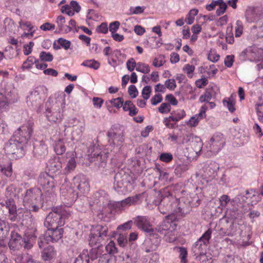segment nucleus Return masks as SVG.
Listing matches in <instances>:
<instances>
[{
	"instance_id": "obj_1",
	"label": "nucleus",
	"mask_w": 263,
	"mask_h": 263,
	"mask_svg": "<svg viewBox=\"0 0 263 263\" xmlns=\"http://www.w3.org/2000/svg\"><path fill=\"white\" fill-rule=\"evenodd\" d=\"M42 195L39 188L35 187L27 190L23 199L24 208H21L17 211L14 201L12 199H8L0 204L8 210L9 217L11 221H15L17 217L20 220H24L30 218V211L37 212L42 206Z\"/></svg>"
},
{
	"instance_id": "obj_2",
	"label": "nucleus",
	"mask_w": 263,
	"mask_h": 263,
	"mask_svg": "<svg viewBox=\"0 0 263 263\" xmlns=\"http://www.w3.org/2000/svg\"><path fill=\"white\" fill-rule=\"evenodd\" d=\"M32 133L31 123H27L21 126L13 134L11 138L5 144L6 154L10 159H18L25 155V148L28 144Z\"/></svg>"
},
{
	"instance_id": "obj_3",
	"label": "nucleus",
	"mask_w": 263,
	"mask_h": 263,
	"mask_svg": "<svg viewBox=\"0 0 263 263\" xmlns=\"http://www.w3.org/2000/svg\"><path fill=\"white\" fill-rule=\"evenodd\" d=\"M108 144L106 148L99 154H93V157L90 158V162H95L97 164L100 162L102 166L105 162L108 154H120L123 150L124 143V135L122 130L115 127L111 128L107 133Z\"/></svg>"
},
{
	"instance_id": "obj_4",
	"label": "nucleus",
	"mask_w": 263,
	"mask_h": 263,
	"mask_svg": "<svg viewBox=\"0 0 263 263\" xmlns=\"http://www.w3.org/2000/svg\"><path fill=\"white\" fill-rule=\"evenodd\" d=\"M89 186L88 180L85 176L78 175L72 179V185L69 186V183H63L61 188L60 192L63 198V203L67 206H70L81 196L88 192Z\"/></svg>"
},
{
	"instance_id": "obj_5",
	"label": "nucleus",
	"mask_w": 263,
	"mask_h": 263,
	"mask_svg": "<svg viewBox=\"0 0 263 263\" xmlns=\"http://www.w3.org/2000/svg\"><path fill=\"white\" fill-rule=\"evenodd\" d=\"M140 197V195H137L128 197L121 201H112L106 199L105 202L104 198L101 197L100 200L103 202L105 211L102 210L103 213L99 215V217L103 221L109 222L114 218L112 214L113 211L119 212L125 210L127 207L136 204L139 200Z\"/></svg>"
},
{
	"instance_id": "obj_6",
	"label": "nucleus",
	"mask_w": 263,
	"mask_h": 263,
	"mask_svg": "<svg viewBox=\"0 0 263 263\" xmlns=\"http://www.w3.org/2000/svg\"><path fill=\"white\" fill-rule=\"evenodd\" d=\"M68 207L64 204V205L54 208L47 216L44 226L48 229L58 228L63 226L65 220L71 216Z\"/></svg>"
},
{
	"instance_id": "obj_7",
	"label": "nucleus",
	"mask_w": 263,
	"mask_h": 263,
	"mask_svg": "<svg viewBox=\"0 0 263 263\" xmlns=\"http://www.w3.org/2000/svg\"><path fill=\"white\" fill-rule=\"evenodd\" d=\"M241 196H237L231 199L228 195H223L219 198V206L222 210H226V216L229 219L241 218L243 213L238 209V202H241Z\"/></svg>"
},
{
	"instance_id": "obj_8",
	"label": "nucleus",
	"mask_w": 263,
	"mask_h": 263,
	"mask_svg": "<svg viewBox=\"0 0 263 263\" xmlns=\"http://www.w3.org/2000/svg\"><path fill=\"white\" fill-rule=\"evenodd\" d=\"M176 219L174 215L168 216L156 229V231L164 236L165 240L168 242H173L177 238Z\"/></svg>"
},
{
	"instance_id": "obj_9",
	"label": "nucleus",
	"mask_w": 263,
	"mask_h": 263,
	"mask_svg": "<svg viewBox=\"0 0 263 263\" xmlns=\"http://www.w3.org/2000/svg\"><path fill=\"white\" fill-rule=\"evenodd\" d=\"M239 59L241 61L260 62L257 65L259 69L263 68V46L254 45L245 49L239 54Z\"/></svg>"
},
{
	"instance_id": "obj_10",
	"label": "nucleus",
	"mask_w": 263,
	"mask_h": 263,
	"mask_svg": "<svg viewBox=\"0 0 263 263\" xmlns=\"http://www.w3.org/2000/svg\"><path fill=\"white\" fill-rule=\"evenodd\" d=\"M34 240L35 238L32 236H25L22 238L17 232L12 231L8 245L10 249L14 251L19 250L22 247L29 250L32 247Z\"/></svg>"
},
{
	"instance_id": "obj_11",
	"label": "nucleus",
	"mask_w": 263,
	"mask_h": 263,
	"mask_svg": "<svg viewBox=\"0 0 263 263\" xmlns=\"http://www.w3.org/2000/svg\"><path fill=\"white\" fill-rule=\"evenodd\" d=\"M46 90L44 86H39L31 91L26 98L28 106L38 111L44 103Z\"/></svg>"
},
{
	"instance_id": "obj_12",
	"label": "nucleus",
	"mask_w": 263,
	"mask_h": 263,
	"mask_svg": "<svg viewBox=\"0 0 263 263\" xmlns=\"http://www.w3.org/2000/svg\"><path fill=\"white\" fill-rule=\"evenodd\" d=\"M38 183L42 187L46 200H51L55 196L54 179L46 172L42 173L38 179Z\"/></svg>"
},
{
	"instance_id": "obj_13",
	"label": "nucleus",
	"mask_w": 263,
	"mask_h": 263,
	"mask_svg": "<svg viewBox=\"0 0 263 263\" xmlns=\"http://www.w3.org/2000/svg\"><path fill=\"white\" fill-rule=\"evenodd\" d=\"M63 230L62 228L48 229L45 234L40 237L38 242L40 248H44L46 243L55 242L62 237Z\"/></svg>"
},
{
	"instance_id": "obj_14",
	"label": "nucleus",
	"mask_w": 263,
	"mask_h": 263,
	"mask_svg": "<svg viewBox=\"0 0 263 263\" xmlns=\"http://www.w3.org/2000/svg\"><path fill=\"white\" fill-rule=\"evenodd\" d=\"M225 143V139L222 134H215L206 146L208 155L211 156L217 154L223 148Z\"/></svg>"
},
{
	"instance_id": "obj_15",
	"label": "nucleus",
	"mask_w": 263,
	"mask_h": 263,
	"mask_svg": "<svg viewBox=\"0 0 263 263\" xmlns=\"http://www.w3.org/2000/svg\"><path fill=\"white\" fill-rule=\"evenodd\" d=\"M108 229L106 226L97 225L91 231L89 236V245L91 246H100V244L107 237Z\"/></svg>"
},
{
	"instance_id": "obj_16",
	"label": "nucleus",
	"mask_w": 263,
	"mask_h": 263,
	"mask_svg": "<svg viewBox=\"0 0 263 263\" xmlns=\"http://www.w3.org/2000/svg\"><path fill=\"white\" fill-rule=\"evenodd\" d=\"M135 222L138 228L144 231L147 235L150 236L149 238L145 240V245L148 246L153 238H157V235L154 233V231L152 227L149 220L146 217L137 216L135 220Z\"/></svg>"
},
{
	"instance_id": "obj_17",
	"label": "nucleus",
	"mask_w": 263,
	"mask_h": 263,
	"mask_svg": "<svg viewBox=\"0 0 263 263\" xmlns=\"http://www.w3.org/2000/svg\"><path fill=\"white\" fill-rule=\"evenodd\" d=\"M212 233V230L209 229L193 245L192 249L194 255H199V254L204 253L206 252Z\"/></svg>"
},
{
	"instance_id": "obj_18",
	"label": "nucleus",
	"mask_w": 263,
	"mask_h": 263,
	"mask_svg": "<svg viewBox=\"0 0 263 263\" xmlns=\"http://www.w3.org/2000/svg\"><path fill=\"white\" fill-rule=\"evenodd\" d=\"M136 258L129 254L123 253L118 256L105 254L100 258L99 263H136Z\"/></svg>"
},
{
	"instance_id": "obj_19",
	"label": "nucleus",
	"mask_w": 263,
	"mask_h": 263,
	"mask_svg": "<svg viewBox=\"0 0 263 263\" xmlns=\"http://www.w3.org/2000/svg\"><path fill=\"white\" fill-rule=\"evenodd\" d=\"M133 185L128 181L121 178L120 174H116L114 183V190L120 194H126L133 189Z\"/></svg>"
},
{
	"instance_id": "obj_20",
	"label": "nucleus",
	"mask_w": 263,
	"mask_h": 263,
	"mask_svg": "<svg viewBox=\"0 0 263 263\" xmlns=\"http://www.w3.org/2000/svg\"><path fill=\"white\" fill-rule=\"evenodd\" d=\"M263 17V8L259 6H248L245 12V18L249 23H255Z\"/></svg>"
},
{
	"instance_id": "obj_21",
	"label": "nucleus",
	"mask_w": 263,
	"mask_h": 263,
	"mask_svg": "<svg viewBox=\"0 0 263 263\" xmlns=\"http://www.w3.org/2000/svg\"><path fill=\"white\" fill-rule=\"evenodd\" d=\"M61 107L60 108L59 104H57L52 110L47 109L46 114L48 120L50 122H57L61 120L63 117V108L64 106L61 104Z\"/></svg>"
},
{
	"instance_id": "obj_22",
	"label": "nucleus",
	"mask_w": 263,
	"mask_h": 263,
	"mask_svg": "<svg viewBox=\"0 0 263 263\" xmlns=\"http://www.w3.org/2000/svg\"><path fill=\"white\" fill-rule=\"evenodd\" d=\"M238 196H241L240 197L241 202H246L247 200H248L252 205L256 204L260 201L261 198L259 193L253 189L246 191L245 195L240 194Z\"/></svg>"
},
{
	"instance_id": "obj_23",
	"label": "nucleus",
	"mask_w": 263,
	"mask_h": 263,
	"mask_svg": "<svg viewBox=\"0 0 263 263\" xmlns=\"http://www.w3.org/2000/svg\"><path fill=\"white\" fill-rule=\"evenodd\" d=\"M19 27L20 28L24 30H27L29 32H24L22 35L21 37L22 38H28V39H31L34 34V32L37 29V28L32 25V24L28 21H24L21 20L19 22Z\"/></svg>"
},
{
	"instance_id": "obj_24",
	"label": "nucleus",
	"mask_w": 263,
	"mask_h": 263,
	"mask_svg": "<svg viewBox=\"0 0 263 263\" xmlns=\"http://www.w3.org/2000/svg\"><path fill=\"white\" fill-rule=\"evenodd\" d=\"M170 199L169 197L163 198L158 207L159 211L162 214H168V215L165 216V219L167 217L171 215H174L177 218L176 215L173 213V209L171 206V203L170 202Z\"/></svg>"
},
{
	"instance_id": "obj_25",
	"label": "nucleus",
	"mask_w": 263,
	"mask_h": 263,
	"mask_svg": "<svg viewBox=\"0 0 263 263\" xmlns=\"http://www.w3.org/2000/svg\"><path fill=\"white\" fill-rule=\"evenodd\" d=\"M219 168V166L218 164L215 162H210L204 167L203 176L206 179H212L214 178L217 175Z\"/></svg>"
},
{
	"instance_id": "obj_26",
	"label": "nucleus",
	"mask_w": 263,
	"mask_h": 263,
	"mask_svg": "<svg viewBox=\"0 0 263 263\" xmlns=\"http://www.w3.org/2000/svg\"><path fill=\"white\" fill-rule=\"evenodd\" d=\"M67 160L64 168V173H68L74 170L76 166V161L73 153H67Z\"/></svg>"
},
{
	"instance_id": "obj_27",
	"label": "nucleus",
	"mask_w": 263,
	"mask_h": 263,
	"mask_svg": "<svg viewBox=\"0 0 263 263\" xmlns=\"http://www.w3.org/2000/svg\"><path fill=\"white\" fill-rule=\"evenodd\" d=\"M47 145L40 142L34 146L33 152L36 157L42 158L47 154Z\"/></svg>"
},
{
	"instance_id": "obj_28",
	"label": "nucleus",
	"mask_w": 263,
	"mask_h": 263,
	"mask_svg": "<svg viewBox=\"0 0 263 263\" xmlns=\"http://www.w3.org/2000/svg\"><path fill=\"white\" fill-rule=\"evenodd\" d=\"M103 247L101 246H98L96 248H92L89 252H88V263H89V259H90L91 260H93L99 258V261H100V258L103 256L104 255L102 254L103 252ZM99 263V261H98Z\"/></svg>"
},
{
	"instance_id": "obj_29",
	"label": "nucleus",
	"mask_w": 263,
	"mask_h": 263,
	"mask_svg": "<svg viewBox=\"0 0 263 263\" xmlns=\"http://www.w3.org/2000/svg\"><path fill=\"white\" fill-rule=\"evenodd\" d=\"M53 46L55 50L60 49L61 48H64L65 50H68L70 47L71 42L68 40L61 37L54 41Z\"/></svg>"
},
{
	"instance_id": "obj_30",
	"label": "nucleus",
	"mask_w": 263,
	"mask_h": 263,
	"mask_svg": "<svg viewBox=\"0 0 263 263\" xmlns=\"http://www.w3.org/2000/svg\"><path fill=\"white\" fill-rule=\"evenodd\" d=\"M122 108L124 111H128L130 116H134L138 112V108L130 100L124 102Z\"/></svg>"
},
{
	"instance_id": "obj_31",
	"label": "nucleus",
	"mask_w": 263,
	"mask_h": 263,
	"mask_svg": "<svg viewBox=\"0 0 263 263\" xmlns=\"http://www.w3.org/2000/svg\"><path fill=\"white\" fill-rule=\"evenodd\" d=\"M106 195V194L104 193V192H103V191H100V192H99L98 193H97L96 194H95V197L96 198H98V199L95 202H93V203H95V202H96V204H99V206H100V210H99L100 212L98 214V216L99 218L100 219L102 220H103L101 218H100L99 215H100L101 213H103L102 212V210H104V211H105V208H104V206H103V201H100V199L101 198V197H103L104 198V201L105 202L106 201V199L109 200L107 196H103V195Z\"/></svg>"
},
{
	"instance_id": "obj_32",
	"label": "nucleus",
	"mask_w": 263,
	"mask_h": 263,
	"mask_svg": "<svg viewBox=\"0 0 263 263\" xmlns=\"http://www.w3.org/2000/svg\"><path fill=\"white\" fill-rule=\"evenodd\" d=\"M42 258L44 260H49L56 256V252L52 246H48L42 251Z\"/></svg>"
},
{
	"instance_id": "obj_33",
	"label": "nucleus",
	"mask_w": 263,
	"mask_h": 263,
	"mask_svg": "<svg viewBox=\"0 0 263 263\" xmlns=\"http://www.w3.org/2000/svg\"><path fill=\"white\" fill-rule=\"evenodd\" d=\"M9 231L8 223L0 219V240H3L7 237Z\"/></svg>"
},
{
	"instance_id": "obj_34",
	"label": "nucleus",
	"mask_w": 263,
	"mask_h": 263,
	"mask_svg": "<svg viewBox=\"0 0 263 263\" xmlns=\"http://www.w3.org/2000/svg\"><path fill=\"white\" fill-rule=\"evenodd\" d=\"M101 15L95 10L89 9L86 15V22L90 24V21H98L101 18Z\"/></svg>"
},
{
	"instance_id": "obj_35",
	"label": "nucleus",
	"mask_w": 263,
	"mask_h": 263,
	"mask_svg": "<svg viewBox=\"0 0 263 263\" xmlns=\"http://www.w3.org/2000/svg\"><path fill=\"white\" fill-rule=\"evenodd\" d=\"M171 119H173V122L176 123L183 119L186 116V114L184 110L178 109L175 111L171 112Z\"/></svg>"
},
{
	"instance_id": "obj_36",
	"label": "nucleus",
	"mask_w": 263,
	"mask_h": 263,
	"mask_svg": "<svg viewBox=\"0 0 263 263\" xmlns=\"http://www.w3.org/2000/svg\"><path fill=\"white\" fill-rule=\"evenodd\" d=\"M54 150L57 155H62L65 152L66 148L63 140L59 139L55 142Z\"/></svg>"
},
{
	"instance_id": "obj_37",
	"label": "nucleus",
	"mask_w": 263,
	"mask_h": 263,
	"mask_svg": "<svg viewBox=\"0 0 263 263\" xmlns=\"http://www.w3.org/2000/svg\"><path fill=\"white\" fill-rule=\"evenodd\" d=\"M198 13V10L197 9H191L185 18V22L189 25L193 24L194 22L195 17L197 15Z\"/></svg>"
},
{
	"instance_id": "obj_38",
	"label": "nucleus",
	"mask_w": 263,
	"mask_h": 263,
	"mask_svg": "<svg viewBox=\"0 0 263 263\" xmlns=\"http://www.w3.org/2000/svg\"><path fill=\"white\" fill-rule=\"evenodd\" d=\"M170 199V202L171 203V206L174 214L181 212V209L179 206V201L174 198L172 196H168Z\"/></svg>"
},
{
	"instance_id": "obj_39",
	"label": "nucleus",
	"mask_w": 263,
	"mask_h": 263,
	"mask_svg": "<svg viewBox=\"0 0 263 263\" xmlns=\"http://www.w3.org/2000/svg\"><path fill=\"white\" fill-rule=\"evenodd\" d=\"M105 249L109 256H114V255L118 252V249L116 247L115 243L114 241H110V242L106 245ZM106 254L107 255V254Z\"/></svg>"
},
{
	"instance_id": "obj_40",
	"label": "nucleus",
	"mask_w": 263,
	"mask_h": 263,
	"mask_svg": "<svg viewBox=\"0 0 263 263\" xmlns=\"http://www.w3.org/2000/svg\"><path fill=\"white\" fill-rule=\"evenodd\" d=\"M108 103H110L117 109H119L123 106L124 100L122 97H118L108 100L106 102V104H107Z\"/></svg>"
},
{
	"instance_id": "obj_41",
	"label": "nucleus",
	"mask_w": 263,
	"mask_h": 263,
	"mask_svg": "<svg viewBox=\"0 0 263 263\" xmlns=\"http://www.w3.org/2000/svg\"><path fill=\"white\" fill-rule=\"evenodd\" d=\"M136 71L147 74L150 72L151 68L148 64L142 62H138L137 63Z\"/></svg>"
},
{
	"instance_id": "obj_42",
	"label": "nucleus",
	"mask_w": 263,
	"mask_h": 263,
	"mask_svg": "<svg viewBox=\"0 0 263 263\" xmlns=\"http://www.w3.org/2000/svg\"><path fill=\"white\" fill-rule=\"evenodd\" d=\"M82 65L93 68L94 69H98L100 66L99 62L94 60H86L82 63Z\"/></svg>"
},
{
	"instance_id": "obj_43",
	"label": "nucleus",
	"mask_w": 263,
	"mask_h": 263,
	"mask_svg": "<svg viewBox=\"0 0 263 263\" xmlns=\"http://www.w3.org/2000/svg\"><path fill=\"white\" fill-rule=\"evenodd\" d=\"M206 90L209 92L213 98L216 97L219 93V88L215 84H210Z\"/></svg>"
},
{
	"instance_id": "obj_44",
	"label": "nucleus",
	"mask_w": 263,
	"mask_h": 263,
	"mask_svg": "<svg viewBox=\"0 0 263 263\" xmlns=\"http://www.w3.org/2000/svg\"><path fill=\"white\" fill-rule=\"evenodd\" d=\"M36 59L32 56L29 57L23 63L22 68L23 69H28L32 67L35 64Z\"/></svg>"
},
{
	"instance_id": "obj_45",
	"label": "nucleus",
	"mask_w": 263,
	"mask_h": 263,
	"mask_svg": "<svg viewBox=\"0 0 263 263\" xmlns=\"http://www.w3.org/2000/svg\"><path fill=\"white\" fill-rule=\"evenodd\" d=\"M223 105L226 106L230 112H233L235 110L234 102L231 98H227L223 99Z\"/></svg>"
},
{
	"instance_id": "obj_46",
	"label": "nucleus",
	"mask_w": 263,
	"mask_h": 263,
	"mask_svg": "<svg viewBox=\"0 0 263 263\" xmlns=\"http://www.w3.org/2000/svg\"><path fill=\"white\" fill-rule=\"evenodd\" d=\"M195 69V66L189 64H185L183 68V71L187 74V77L192 78L193 76V72Z\"/></svg>"
},
{
	"instance_id": "obj_47",
	"label": "nucleus",
	"mask_w": 263,
	"mask_h": 263,
	"mask_svg": "<svg viewBox=\"0 0 263 263\" xmlns=\"http://www.w3.org/2000/svg\"><path fill=\"white\" fill-rule=\"evenodd\" d=\"M235 25V35L236 37H238L240 36L242 34L243 26L242 22L240 20H237Z\"/></svg>"
},
{
	"instance_id": "obj_48",
	"label": "nucleus",
	"mask_w": 263,
	"mask_h": 263,
	"mask_svg": "<svg viewBox=\"0 0 263 263\" xmlns=\"http://www.w3.org/2000/svg\"><path fill=\"white\" fill-rule=\"evenodd\" d=\"M165 62L164 57L163 55H159L154 59L153 65L156 67H159L162 66Z\"/></svg>"
},
{
	"instance_id": "obj_49",
	"label": "nucleus",
	"mask_w": 263,
	"mask_h": 263,
	"mask_svg": "<svg viewBox=\"0 0 263 263\" xmlns=\"http://www.w3.org/2000/svg\"><path fill=\"white\" fill-rule=\"evenodd\" d=\"M103 52L104 55L107 57L110 55L111 52L112 54L117 58L118 57V55H120L121 54V51L120 50L116 49L112 52L111 48L109 46H107L105 47L103 50Z\"/></svg>"
},
{
	"instance_id": "obj_50",
	"label": "nucleus",
	"mask_w": 263,
	"mask_h": 263,
	"mask_svg": "<svg viewBox=\"0 0 263 263\" xmlns=\"http://www.w3.org/2000/svg\"><path fill=\"white\" fill-rule=\"evenodd\" d=\"M40 58L42 61L51 62L53 60V55L50 52L42 51L40 54Z\"/></svg>"
},
{
	"instance_id": "obj_51",
	"label": "nucleus",
	"mask_w": 263,
	"mask_h": 263,
	"mask_svg": "<svg viewBox=\"0 0 263 263\" xmlns=\"http://www.w3.org/2000/svg\"><path fill=\"white\" fill-rule=\"evenodd\" d=\"M202 119V118H200V117L196 114L192 117L186 122V124L190 126L194 127L198 125L199 121Z\"/></svg>"
},
{
	"instance_id": "obj_52",
	"label": "nucleus",
	"mask_w": 263,
	"mask_h": 263,
	"mask_svg": "<svg viewBox=\"0 0 263 263\" xmlns=\"http://www.w3.org/2000/svg\"><path fill=\"white\" fill-rule=\"evenodd\" d=\"M179 257L181 259V263H186L187 250L185 248L179 247Z\"/></svg>"
},
{
	"instance_id": "obj_53",
	"label": "nucleus",
	"mask_w": 263,
	"mask_h": 263,
	"mask_svg": "<svg viewBox=\"0 0 263 263\" xmlns=\"http://www.w3.org/2000/svg\"><path fill=\"white\" fill-rule=\"evenodd\" d=\"M119 245L121 247H124L127 243V236L125 234H120L117 239Z\"/></svg>"
},
{
	"instance_id": "obj_54",
	"label": "nucleus",
	"mask_w": 263,
	"mask_h": 263,
	"mask_svg": "<svg viewBox=\"0 0 263 263\" xmlns=\"http://www.w3.org/2000/svg\"><path fill=\"white\" fill-rule=\"evenodd\" d=\"M171 109V105L168 103H162L158 108L159 111L161 114L168 113Z\"/></svg>"
},
{
	"instance_id": "obj_55",
	"label": "nucleus",
	"mask_w": 263,
	"mask_h": 263,
	"mask_svg": "<svg viewBox=\"0 0 263 263\" xmlns=\"http://www.w3.org/2000/svg\"><path fill=\"white\" fill-rule=\"evenodd\" d=\"M172 154L168 153H163L159 156V159L164 162L168 163L173 160Z\"/></svg>"
},
{
	"instance_id": "obj_56",
	"label": "nucleus",
	"mask_w": 263,
	"mask_h": 263,
	"mask_svg": "<svg viewBox=\"0 0 263 263\" xmlns=\"http://www.w3.org/2000/svg\"><path fill=\"white\" fill-rule=\"evenodd\" d=\"M61 11L62 13H65L70 16H72L74 15V11L72 10L70 4L62 6Z\"/></svg>"
},
{
	"instance_id": "obj_57",
	"label": "nucleus",
	"mask_w": 263,
	"mask_h": 263,
	"mask_svg": "<svg viewBox=\"0 0 263 263\" xmlns=\"http://www.w3.org/2000/svg\"><path fill=\"white\" fill-rule=\"evenodd\" d=\"M56 23L60 28V29L64 32V29H65V25H64L65 23V18L62 15H59L57 18Z\"/></svg>"
},
{
	"instance_id": "obj_58",
	"label": "nucleus",
	"mask_w": 263,
	"mask_h": 263,
	"mask_svg": "<svg viewBox=\"0 0 263 263\" xmlns=\"http://www.w3.org/2000/svg\"><path fill=\"white\" fill-rule=\"evenodd\" d=\"M137 63L133 58H130L126 62V68L130 72L133 71L135 68L136 69Z\"/></svg>"
},
{
	"instance_id": "obj_59",
	"label": "nucleus",
	"mask_w": 263,
	"mask_h": 263,
	"mask_svg": "<svg viewBox=\"0 0 263 263\" xmlns=\"http://www.w3.org/2000/svg\"><path fill=\"white\" fill-rule=\"evenodd\" d=\"M56 160V159L52 160L51 162H50V165H49V170L53 172L59 170L62 167L61 163Z\"/></svg>"
},
{
	"instance_id": "obj_60",
	"label": "nucleus",
	"mask_w": 263,
	"mask_h": 263,
	"mask_svg": "<svg viewBox=\"0 0 263 263\" xmlns=\"http://www.w3.org/2000/svg\"><path fill=\"white\" fill-rule=\"evenodd\" d=\"M208 59L212 62H216L219 60V55L215 50H211L208 54Z\"/></svg>"
},
{
	"instance_id": "obj_61",
	"label": "nucleus",
	"mask_w": 263,
	"mask_h": 263,
	"mask_svg": "<svg viewBox=\"0 0 263 263\" xmlns=\"http://www.w3.org/2000/svg\"><path fill=\"white\" fill-rule=\"evenodd\" d=\"M218 6H219V7L216 10V14L217 15H220L224 13L227 8V6L226 3L222 0L221 3H219Z\"/></svg>"
},
{
	"instance_id": "obj_62",
	"label": "nucleus",
	"mask_w": 263,
	"mask_h": 263,
	"mask_svg": "<svg viewBox=\"0 0 263 263\" xmlns=\"http://www.w3.org/2000/svg\"><path fill=\"white\" fill-rule=\"evenodd\" d=\"M151 91L152 89L149 86H146L143 88L142 91V96L144 100H147L149 99Z\"/></svg>"
},
{
	"instance_id": "obj_63",
	"label": "nucleus",
	"mask_w": 263,
	"mask_h": 263,
	"mask_svg": "<svg viewBox=\"0 0 263 263\" xmlns=\"http://www.w3.org/2000/svg\"><path fill=\"white\" fill-rule=\"evenodd\" d=\"M212 98L209 92L205 90L204 93L200 97L199 101L201 103L209 102Z\"/></svg>"
},
{
	"instance_id": "obj_64",
	"label": "nucleus",
	"mask_w": 263,
	"mask_h": 263,
	"mask_svg": "<svg viewBox=\"0 0 263 263\" xmlns=\"http://www.w3.org/2000/svg\"><path fill=\"white\" fill-rule=\"evenodd\" d=\"M0 170L7 177H10L12 175V166L11 164H8L6 166L1 167Z\"/></svg>"
}]
</instances>
